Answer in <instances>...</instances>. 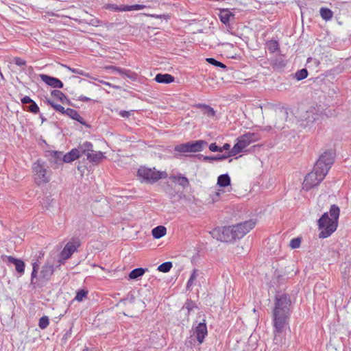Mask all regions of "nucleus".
<instances>
[{"mask_svg":"<svg viewBox=\"0 0 351 351\" xmlns=\"http://www.w3.org/2000/svg\"><path fill=\"white\" fill-rule=\"evenodd\" d=\"M170 179L173 182L178 183L179 185L182 186L184 189L189 186V181L188 178L179 173L178 175H172L170 176Z\"/></svg>","mask_w":351,"mask_h":351,"instance_id":"nucleus-21","label":"nucleus"},{"mask_svg":"<svg viewBox=\"0 0 351 351\" xmlns=\"http://www.w3.org/2000/svg\"><path fill=\"white\" fill-rule=\"evenodd\" d=\"M127 301H129L130 303L131 304H133L135 302V296H134V292L132 291H130L126 295L125 298H121L120 300H119V302L120 303H124L125 304V302Z\"/></svg>","mask_w":351,"mask_h":351,"instance_id":"nucleus-43","label":"nucleus"},{"mask_svg":"<svg viewBox=\"0 0 351 351\" xmlns=\"http://www.w3.org/2000/svg\"><path fill=\"white\" fill-rule=\"evenodd\" d=\"M308 72L306 69L304 68L297 71L294 74V78L298 81L306 79L308 77Z\"/></svg>","mask_w":351,"mask_h":351,"instance_id":"nucleus-35","label":"nucleus"},{"mask_svg":"<svg viewBox=\"0 0 351 351\" xmlns=\"http://www.w3.org/2000/svg\"><path fill=\"white\" fill-rule=\"evenodd\" d=\"M218 10L220 21L226 26H229L230 21L234 20L235 14L229 8H219Z\"/></svg>","mask_w":351,"mask_h":351,"instance_id":"nucleus-17","label":"nucleus"},{"mask_svg":"<svg viewBox=\"0 0 351 351\" xmlns=\"http://www.w3.org/2000/svg\"><path fill=\"white\" fill-rule=\"evenodd\" d=\"M87 160H89L90 162L93 164H98L104 158H105V156L104 155V153L99 151L94 153L90 152L89 154H86Z\"/></svg>","mask_w":351,"mask_h":351,"instance_id":"nucleus-22","label":"nucleus"},{"mask_svg":"<svg viewBox=\"0 0 351 351\" xmlns=\"http://www.w3.org/2000/svg\"><path fill=\"white\" fill-rule=\"evenodd\" d=\"M302 239L299 237L293 238L291 240L289 246L291 249H297L300 246Z\"/></svg>","mask_w":351,"mask_h":351,"instance_id":"nucleus-45","label":"nucleus"},{"mask_svg":"<svg viewBox=\"0 0 351 351\" xmlns=\"http://www.w3.org/2000/svg\"><path fill=\"white\" fill-rule=\"evenodd\" d=\"M119 114L122 117H124V118H128L131 113L130 111H126V110H121L120 112H119Z\"/></svg>","mask_w":351,"mask_h":351,"instance_id":"nucleus-58","label":"nucleus"},{"mask_svg":"<svg viewBox=\"0 0 351 351\" xmlns=\"http://www.w3.org/2000/svg\"><path fill=\"white\" fill-rule=\"evenodd\" d=\"M51 95L56 98L60 102L63 104H67L70 106L77 108V106L72 103L67 96L62 91L55 89L51 91Z\"/></svg>","mask_w":351,"mask_h":351,"instance_id":"nucleus-18","label":"nucleus"},{"mask_svg":"<svg viewBox=\"0 0 351 351\" xmlns=\"http://www.w3.org/2000/svg\"><path fill=\"white\" fill-rule=\"evenodd\" d=\"M49 324V318L47 315H44L39 319L38 326L40 329H45Z\"/></svg>","mask_w":351,"mask_h":351,"instance_id":"nucleus-42","label":"nucleus"},{"mask_svg":"<svg viewBox=\"0 0 351 351\" xmlns=\"http://www.w3.org/2000/svg\"><path fill=\"white\" fill-rule=\"evenodd\" d=\"M319 13H320L321 17L325 21H329L333 16V12L328 8H325V7L321 8L320 10H319Z\"/></svg>","mask_w":351,"mask_h":351,"instance_id":"nucleus-31","label":"nucleus"},{"mask_svg":"<svg viewBox=\"0 0 351 351\" xmlns=\"http://www.w3.org/2000/svg\"><path fill=\"white\" fill-rule=\"evenodd\" d=\"M206 61L209 63L210 64L215 66L216 67H219L223 69L226 70L228 69L227 66L223 64V62L217 60L214 58H206Z\"/></svg>","mask_w":351,"mask_h":351,"instance_id":"nucleus-36","label":"nucleus"},{"mask_svg":"<svg viewBox=\"0 0 351 351\" xmlns=\"http://www.w3.org/2000/svg\"><path fill=\"white\" fill-rule=\"evenodd\" d=\"M196 272H197V269H194L192 271V274H191L190 278H189V279L191 280H194L196 278Z\"/></svg>","mask_w":351,"mask_h":351,"instance_id":"nucleus-62","label":"nucleus"},{"mask_svg":"<svg viewBox=\"0 0 351 351\" xmlns=\"http://www.w3.org/2000/svg\"><path fill=\"white\" fill-rule=\"evenodd\" d=\"M343 271H342L344 274H348L349 275L350 274V263H344V268Z\"/></svg>","mask_w":351,"mask_h":351,"instance_id":"nucleus-57","label":"nucleus"},{"mask_svg":"<svg viewBox=\"0 0 351 351\" xmlns=\"http://www.w3.org/2000/svg\"><path fill=\"white\" fill-rule=\"evenodd\" d=\"M23 110L29 112L36 114L40 112V108L38 104L33 100L29 106H25L23 107Z\"/></svg>","mask_w":351,"mask_h":351,"instance_id":"nucleus-32","label":"nucleus"},{"mask_svg":"<svg viewBox=\"0 0 351 351\" xmlns=\"http://www.w3.org/2000/svg\"><path fill=\"white\" fill-rule=\"evenodd\" d=\"M101 23V21L97 19H93L90 21V22L88 23L89 25H91L93 26H98L100 23Z\"/></svg>","mask_w":351,"mask_h":351,"instance_id":"nucleus-56","label":"nucleus"},{"mask_svg":"<svg viewBox=\"0 0 351 351\" xmlns=\"http://www.w3.org/2000/svg\"><path fill=\"white\" fill-rule=\"evenodd\" d=\"M198 308L197 305L195 301L192 300L191 298H187L184 304L180 309V311H182L183 309L187 310V313H186V319H187V321H189L191 312L194 308Z\"/></svg>","mask_w":351,"mask_h":351,"instance_id":"nucleus-24","label":"nucleus"},{"mask_svg":"<svg viewBox=\"0 0 351 351\" xmlns=\"http://www.w3.org/2000/svg\"><path fill=\"white\" fill-rule=\"evenodd\" d=\"M77 171L83 175L85 172V170L87 169L86 160L84 158L82 160H80L78 162V165L77 166Z\"/></svg>","mask_w":351,"mask_h":351,"instance_id":"nucleus-46","label":"nucleus"},{"mask_svg":"<svg viewBox=\"0 0 351 351\" xmlns=\"http://www.w3.org/2000/svg\"><path fill=\"white\" fill-rule=\"evenodd\" d=\"M67 68L69 69V70H70L73 73L78 74V75H82V76H86V77L89 76V74L86 73L83 70H81V69H79L71 68L69 66H67Z\"/></svg>","mask_w":351,"mask_h":351,"instance_id":"nucleus-48","label":"nucleus"},{"mask_svg":"<svg viewBox=\"0 0 351 351\" xmlns=\"http://www.w3.org/2000/svg\"><path fill=\"white\" fill-rule=\"evenodd\" d=\"M79 152V157L80 158L82 155L89 154L90 152H93V145L90 141H85L82 144H80L77 147H75Z\"/></svg>","mask_w":351,"mask_h":351,"instance_id":"nucleus-19","label":"nucleus"},{"mask_svg":"<svg viewBox=\"0 0 351 351\" xmlns=\"http://www.w3.org/2000/svg\"><path fill=\"white\" fill-rule=\"evenodd\" d=\"M45 103L53 108L56 112H60L62 114L68 116L70 119L75 120L82 125H84L87 128H90L91 125L88 123L80 115L78 112L73 108H68L65 109L60 104H56L51 99L45 97Z\"/></svg>","mask_w":351,"mask_h":351,"instance_id":"nucleus-6","label":"nucleus"},{"mask_svg":"<svg viewBox=\"0 0 351 351\" xmlns=\"http://www.w3.org/2000/svg\"><path fill=\"white\" fill-rule=\"evenodd\" d=\"M148 16L155 18V19H169V14H162V15H158V14H146Z\"/></svg>","mask_w":351,"mask_h":351,"instance_id":"nucleus-54","label":"nucleus"},{"mask_svg":"<svg viewBox=\"0 0 351 351\" xmlns=\"http://www.w3.org/2000/svg\"><path fill=\"white\" fill-rule=\"evenodd\" d=\"M255 221L250 219L231 226L215 228L210 234L217 241L230 243L243 238L255 226Z\"/></svg>","mask_w":351,"mask_h":351,"instance_id":"nucleus-2","label":"nucleus"},{"mask_svg":"<svg viewBox=\"0 0 351 351\" xmlns=\"http://www.w3.org/2000/svg\"><path fill=\"white\" fill-rule=\"evenodd\" d=\"M245 138L249 141V143L258 141L261 139V134L258 132H247L243 134Z\"/></svg>","mask_w":351,"mask_h":351,"instance_id":"nucleus-34","label":"nucleus"},{"mask_svg":"<svg viewBox=\"0 0 351 351\" xmlns=\"http://www.w3.org/2000/svg\"><path fill=\"white\" fill-rule=\"evenodd\" d=\"M219 196H220L219 192H214L213 194L210 195V197L212 199L213 202H217L219 199Z\"/></svg>","mask_w":351,"mask_h":351,"instance_id":"nucleus-55","label":"nucleus"},{"mask_svg":"<svg viewBox=\"0 0 351 351\" xmlns=\"http://www.w3.org/2000/svg\"><path fill=\"white\" fill-rule=\"evenodd\" d=\"M44 162L37 160L33 164V170L37 175L36 182L38 185L47 183L50 181V178L47 176V169L44 167Z\"/></svg>","mask_w":351,"mask_h":351,"instance_id":"nucleus-10","label":"nucleus"},{"mask_svg":"<svg viewBox=\"0 0 351 351\" xmlns=\"http://www.w3.org/2000/svg\"><path fill=\"white\" fill-rule=\"evenodd\" d=\"M53 202V199L51 197V195H49L43 197L40 203L43 208L49 209L51 206Z\"/></svg>","mask_w":351,"mask_h":351,"instance_id":"nucleus-37","label":"nucleus"},{"mask_svg":"<svg viewBox=\"0 0 351 351\" xmlns=\"http://www.w3.org/2000/svg\"><path fill=\"white\" fill-rule=\"evenodd\" d=\"M39 270V262L36 261L32 263V271L31 273L29 286L33 290L38 289H42L45 287L47 282L51 280L54 273V267L49 262H46L41 267L40 274L38 276Z\"/></svg>","mask_w":351,"mask_h":351,"instance_id":"nucleus-4","label":"nucleus"},{"mask_svg":"<svg viewBox=\"0 0 351 351\" xmlns=\"http://www.w3.org/2000/svg\"><path fill=\"white\" fill-rule=\"evenodd\" d=\"M80 240L78 238H73L71 241H69L65 245L63 250L60 252V259L64 261L69 259L80 246Z\"/></svg>","mask_w":351,"mask_h":351,"instance_id":"nucleus-12","label":"nucleus"},{"mask_svg":"<svg viewBox=\"0 0 351 351\" xmlns=\"http://www.w3.org/2000/svg\"><path fill=\"white\" fill-rule=\"evenodd\" d=\"M45 156L48 158L50 165L53 169H58L62 165V158H64V152L61 151L47 150L45 152Z\"/></svg>","mask_w":351,"mask_h":351,"instance_id":"nucleus-11","label":"nucleus"},{"mask_svg":"<svg viewBox=\"0 0 351 351\" xmlns=\"http://www.w3.org/2000/svg\"><path fill=\"white\" fill-rule=\"evenodd\" d=\"M14 62L15 64L20 66H26V61L19 57L14 58Z\"/></svg>","mask_w":351,"mask_h":351,"instance_id":"nucleus-52","label":"nucleus"},{"mask_svg":"<svg viewBox=\"0 0 351 351\" xmlns=\"http://www.w3.org/2000/svg\"><path fill=\"white\" fill-rule=\"evenodd\" d=\"M340 215V208L336 204H332L329 210V213L326 212L322 214L317 220V226L320 232L319 239L329 237L338 227L339 217Z\"/></svg>","mask_w":351,"mask_h":351,"instance_id":"nucleus-3","label":"nucleus"},{"mask_svg":"<svg viewBox=\"0 0 351 351\" xmlns=\"http://www.w3.org/2000/svg\"><path fill=\"white\" fill-rule=\"evenodd\" d=\"M40 80L47 85L53 88H62L64 87L63 82L58 78L47 74H40Z\"/></svg>","mask_w":351,"mask_h":351,"instance_id":"nucleus-15","label":"nucleus"},{"mask_svg":"<svg viewBox=\"0 0 351 351\" xmlns=\"http://www.w3.org/2000/svg\"><path fill=\"white\" fill-rule=\"evenodd\" d=\"M271 65L274 69L282 71L286 66L287 61L282 57H278L272 61Z\"/></svg>","mask_w":351,"mask_h":351,"instance_id":"nucleus-29","label":"nucleus"},{"mask_svg":"<svg viewBox=\"0 0 351 351\" xmlns=\"http://www.w3.org/2000/svg\"><path fill=\"white\" fill-rule=\"evenodd\" d=\"M147 6L143 4L125 5V11L140 10L145 8Z\"/></svg>","mask_w":351,"mask_h":351,"instance_id":"nucleus-44","label":"nucleus"},{"mask_svg":"<svg viewBox=\"0 0 351 351\" xmlns=\"http://www.w3.org/2000/svg\"><path fill=\"white\" fill-rule=\"evenodd\" d=\"M104 8L107 10H113L114 12H125V5H118L114 3H108Z\"/></svg>","mask_w":351,"mask_h":351,"instance_id":"nucleus-41","label":"nucleus"},{"mask_svg":"<svg viewBox=\"0 0 351 351\" xmlns=\"http://www.w3.org/2000/svg\"><path fill=\"white\" fill-rule=\"evenodd\" d=\"M147 271V268L138 267L132 269L128 274L129 280H137L143 276Z\"/></svg>","mask_w":351,"mask_h":351,"instance_id":"nucleus-25","label":"nucleus"},{"mask_svg":"<svg viewBox=\"0 0 351 351\" xmlns=\"http://www.w3.org/2000/svg\"><path fill=\"white\" fill-rule=\"evenodd\" d=\"M124 75L133 81H136L138 77L135 72L131 71L128 69L126 70L125 74Z\"/></svg>","mask_w":351,"mask_h":351,"instance_id":"nucleus-50","label":"nucleus"},{"mask_svg":"<svg viewBox=\"0 0 351 351\" xmlns=\"http://www.w3.org/2000/svg\"><path fill=\"white\" fill-rule=\"evenodd\" d=\"M167 233V228L163 226H158L152 229V234L154 239H160Z\"/></svg>","mask_w":351,"mask_h":351,"instance_id":"nucleus-30","label":"nucleus"},{"mask_svg":"<svg viewBox=\"0 0 351 351\" xmlns=\"http://www.w3.org/2000/svg\"><path fill=\"white\" fill-rule=\"evenodd\" d=\"M136 176L141 183L153 184L160 179L166 178L167 173L166 171H157L156 168L141 166L138 169Z\"/></svg>","mask_w":351,"mask_h":351,"instance_id":"nucleus-5","label":"nucleus"},{"mask_svg":"<svg viewBox=\"0 0 351 351\" xmlns=\"http://www.w3.org/2000/svg\"><path fill=\"white\" fill-rule=\"evenodd\" d=\"M101 83H103V84H106V85H107V86H112V87H113L114 88L117 89V90H120V89L121 88V86H116V85H112V84H111L110 83H109V82H103V81H101Z\"/></svg>","mask_w":351,"mask_h":351,"instance_id":"nucleus-61","label":"nucleus"},{"mask_svg":"<svg viewBox=\"0 0 351 351\" xmlns=\"http://www.w3.org/2000/svg\"><path fill=\"white\" fill-rule=\"evenodd\" d=\"M208 145L205 140H193L178 144L174 147V151L179 153L199 152Z\"/></svg>","mask_w":351,"mask_h":351,"instance_id":"nucleus-7","label":"nucleus"},{"mask_svg":"<svg viewBox=\"0 0 351 351\" xmlns=\"http://www.w3.org/2000/svg\"><path fill=\"white\" fill-rule=\"evenodd\" d=\"M108 69L112 70L113 72H117L121 75H124L125 74L126 70L125 69H122L116 66H109L107 67Z\"/></svg>","mask_w":351,"mask_h":351,"instance_id":"nucleus-47","label":"nucleus"},{"mask_svg":"<svg viewBox=\"0 0 351 351\" xmlns=\"http://www.w3.org/2000/svg\"><path fill=\"white\" fill-rule=\"evenodd\" d=\"M285 275L280 274L278 270H276L274 272V278L272 280V282L275 285H280L284 283L285 280Z\"/></svg>","mask_w":351,"mask_h":351,"instance_id":"nucleus-40","label":"nucleus"},{"mask_svg":"<svg viewBox=\"0 0 351 351\" xmlns=\"http://www.w3.org/2000/svg\"><path fill=\"white\" fill-rule=\"evenodd\" d=\"M173 267V263L171 261H167L160 264L158 267V270L160 272L167 273L169 272Z\"/></svg>","mask_w":351,"mask_h":351,"instance_id":"nucleus-39","label":"nucleus"},{"mask_svg":"<svg viewBox=\"0 0 351 351\" xmlns=\"http://www.w3.org/2000/svg\"><path fill=\"white\" fill-rule=\"evenodd\" d=\"M194 335L199 344H202L208 335L207 325L205 319H203L196 326H193Z\"/></svg>","mask_w":351,"mask_h":351,"instance_id":"nucleus-13","label":"nucleus"},{"mask_svg":"<svg viewBox=\"0 0 351 351\" xmlns=\"http://www.w3.org/2000/svg\"><path fill=\"white\" fill-rule=\"evenodd\" d=\"M341 71V68H339V67H336V68H334L333 69H330V70L329 71V72H330V73H332V74H333L335 72H336V73H340Z\"/></svg>","mask_w":351,"mask_h":351,"instance_id":"nucleus-64","label":"nucleus"},{"mask_svg":"<svg viewBox=\"0 0 351 351\" xmlns=\"http://www.w3.org/2000/svg\"><path fill=\"white\" fill-rule=\"evenodd\" d=\"M329 254H330V256H331V258H332L333 261H337L339 256V252H337L336 250L333 249V248H330L329 249Z\"/></svg>","mask_w":351,"mask_h":351,"instance_id":"nucleus-51","label":"nucleus"},{"mask_svg":"<svg viewBox=\"0 0 351 351\" xmlns=\"http://www.w3.org/2000/svg\"><path fill=\"white\" fill-rule=\"evenodd\" d=\"M6 258L9 263L13 264L15 266V270L19 277L22 276L25 273V262L21 258H18L12 256H6Z\"/></svg>","mask_w":351,"mask_h":351,"instance_id":"nucleus-16","label":"nucleus"},{"mask_svg":"<svg viewBox=\"0 0 351 351\" xmlns=\"http://www.w3.org/2000/svg\"><path fill=\"white\" fill-rule=\"evenodd\" d=\"M335 154L330 149L324 152L315 162V169H319L320 172L328 173L332 165L335 162Z\"/></svg>","mask_w":351,"mask_h":351,"instance_id":"nucleus-8","label":"nucleus"},{"mask_svg":"<svg viewBox=\"0 0 351 351\" xmlns=\"http://www.w3.org/2000/svg\"><path fill=\"white\" fill-rule=\"evenodd\" d=\"M232 156L230 151L223 154H217L215 156H208L204 158V161H221Z\"/></svg>","mask_w":351,"mask_h":351,"instance_id":"nucleus-26","label":"nucleus"},{"mask_svg":"<svg viewBox=\"0 0 351 351\" xmlns=\"http://www.w3.org/2000/svg\"><path fill=\"white\" fill-rule=\"evenodd\" d=\"M209 150L212 152H220L221 153V147L218 146L216 143H212L208 146Z\"/></svg>","mask_w":351,"mask_h":351,"instance_id":"nucleus-49","label":"nucleus"},{"mask_svg":"<svg viewBox=\"0 0 351 351\" xmlns=\"http://www.w3.org/2000/svg\"><path fill=\"white\" fill-rule=\"evenodd\" d=\"M154 80L160 84H170L175 81V77L169 73H158Z\"/></svg>","mask_w":351,"mask_h":351,"instance_id":"nucleus-20","label":"nucleus"},{"mask_svg":"<svg viewBox=\"0 0 351 351\" xmlns=\"http://www.w3.org/2000/svg\"><path fill=\"white\" fill-rule=\"evenodd\" d=\"M221 147V152H223V151H230V145L229 143H224L223 145V146Z\"/></svg>","mask_w":351,"mask_h":351,"instance_id":"nucleus-60","label":"nucleus"},{"mask_svg":"<svg viewBox=\"0 0 351 351\" xmlns=\"http://www.w3.org/2000/svg\"><path fill=\"white\" fill-rule=\"evenodd\" d=\"M88 290L86 289H80L76 291V295L75 297V300L77 302H82L84 298L87 297Z\"/></svg>","mask_w":351,"mask_h":351,"instance_id":"nucleus-38","label":"nucleus"},{"mask_svg":"<svg viewBox=\"0 0 351 351\" xmlns=\"http://www.w3.org/2000/svg\"><path fill=\"white\" fill-rule=\"evenodd\" d=\"M79 158L78 151L73 148L69 152L64 154V158H62V160L64 163H71Z\"/></svg>","mask_w":351,"mask_h":351,"instance_id":"nucleus-23","label":"nucleus"},{"mask_svg":"<svg viewBox=\"0 0 351 351\" xmlns=\"http://www.w3.org/2000/svg\"><path fill=\"white\" fill-rule=\"evenodd\" d=\"M33 99H32L29 96H24L23 98H21V101L23 104V107L25 106H27V104H29Z\"/></svg>","mask_w":351,"mask_h":351,"instance_id":"nucleus-53","label":"nucleus"},{"mask_svg":"<svg viewBox=\"0 0 351 351\" xmlns=\"http://www.w3.org/2000/svg\"><path fill=\"white\" fill-rule=\"evenodd\" d=\"M326 176V174L321 173L319 169H315V166H314L313 171L305 176L303 184L306 190L309 191L318 186Z\"/></svg>","mask_w":351,"mask_h":351,"instance_id":"nucleus-9","label":"nucleus"},{"mask_svg":"<svg viewBox=\"0 0 351 351\" xmlns=\"http://www.w3.org/2000/svg\"><path fill=\"white\" fill-rule=\"evenodd\" d=\"M78 100L84 101V102H88V101H91V99L88 97H86V96L80 95L78 97Z\"/></svg>","mask_w":351,"mask_h":351,"instance_id":"nucleus-59","label":"nucleus"},{"mask_svg":"<svg viewBox=\"0 0 351 351\" xmlns=\"http://www.w3.org/2000/svg\"><path fill=\"white\" fill-rule=\"evenodd\" d=\"M266 47L271 53H274L280 49L279 43L276 40H270L266 43Z\"/></svg>","mask_w":351,"mask_h":351,"instance_id":"nucleus-33","label":"nucleus"},{"mask_svg":"<svg viewBox=\"0 0 351 351\" xmlns=\"http://www.w3.org/2000/svg\"><path fill=\"white\" fill-rule=\"evenodd\" d=\"M191 156H194V157L198 158L199 160H204V158L206 156H204L201 154H197L191 155Z\"/></svg>","mask_w":351,"mask_h":351,"instance_id":"nucleus-63","label":"nucleus"},{"mask_svg":"<svg viewBox=\"0 0 351 351\" xmlns=\"http://www.w3.org/2000/svg\"><path fill=\"white\" fill-rule=\"evenodd\" d=\"M291 300L288 293H277L274 296V306L272 310V322L274 327V341L278 343V338L285 327L289 325L291 313Z\"/></svg>","mask_w":351,"mask_h":351,"instance_id":"nucleus-1","label":"nucleus"},{"mask_svg":"<svg viewBox=\"0 0 351 351\" xmlns=\"http://www.w3.org/2000/svg\"><path fill=\"white\" fill-rule=\"evenodd\" d=\"M250 145L249 141L245 138L243 135L237 138V142L234 145L233 147L230 150V154L232 156L237 154L245 152V149Z\"/></svg>","mask_w":351,"mask_h":351,"instance_id":"nucleus-14","label":"nucleus"},{"mask_svg":"<svg viewBox=\"0 0 351 351\" xmlns=\"http://www.w3.org/2000/svg\"><path fill=\"white\" fill-rule=\"evenodd\" d=\"M196 107L201 109L203 113L209 117H213L215 116V110L208 105L205 104H198L196 105Z\"/></svg>","mask_w":351,"mask_h":351,"instance_id":"nucleus-28","label":"nucleus"},{"mask_svg":"<svg viewBox=\"0 0 351 351\" xmlns=\"http://www.w3.org/2000/svg\"><path fill=\"white\" fill-rule=\"evenodd\" d=\"M230 184L231 179L228 173L221 174L217 178V184L221 188H226L230 186Z\"/></svg>","mask_w":351,"mask_h":351,"instance_id":"nucleus-27","label":"nucleus"}]
</instances>
